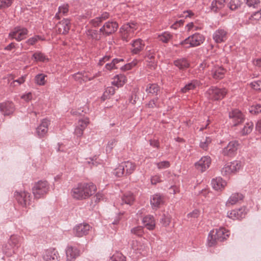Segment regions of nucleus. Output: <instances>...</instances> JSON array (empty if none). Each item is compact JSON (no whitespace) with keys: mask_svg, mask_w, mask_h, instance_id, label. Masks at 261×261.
<instances>
[{"mask_svg":"<svg viewBox=\"0 0 261 261\" xmlns=\"http://www.w3.org/2000/svg\"><path fill=\"white\" fill-rule=\"evenodd\" d=\"M96 190V186L92 182H80L72 189L71 195L76 200H83L94 194Z\"/></svg>","mask_w":261,"mask_h":261,"instance_id":"1","label":"nucleus"},{"mask_svg":"<svg viewBox=\"0 0 261 261\" xmlns=\"http://www.w3.org/2000/svg\"><path fill=\"white\" fill-rule=\"evenodd\" d=\"M228 231L224 228H220L219 229L211 230L207 237V245L209 247L214 246L217 240L220 242L223 241L228 237Z\"/></svg>","mask_w":261,"mask_h":261,"instance_id":"2","label":"nucleus"},{"mask_svg":"<svg viewBox=\"0 0 261 261\" xmlns=\"http://www.w3.org/2000/svg\"><path fill=\"white\" fill-rule=\"evenodd\" d=\"M50 189L49 185L46 180H39L35 183L32 188L35 198L39 199L44 197Z\"/></svg>","mask_w":261,"mask_h":261,"instance_id":"3","label":"nucleus"},{"mask_svg":"<svg viewBox=\"0 0 261 261\" xmlns=\"http://www.w3.org/2000/svg\"><path fill=\"white\" fill-rule=\"evenodd\" d=\"M204 41V36L199 33H195L180 43L185 48L194 47L200 45Z\"/></svg>","mask_w":261,"mask_h":261,"instance_id":"4","label":"nucleus"},{"mask_svg":"<svg viewBox=\"0 0 261 261\" xmlns=\"http://www.w3.org/2000/svg\"><path fill=\"white\" fill-rule=\"evenodd\" d=\"M242 168V164L240 161H234L227 163L221 170L223 176H229L238 172Z\"/></svg>","mask_w":261,"mask_h":261,"instance_id":"5","label":"nucleus"},{"mask_svg":"<svg viewBox=\"0 0 261 261\" xmlns=\"http://www.w3.org/2000/svg\"><path fill=\"white\" fill-rule=\"evenodd\" d=\"M226 93L227 91L225 89L211 87L207 90L205 95L209 99L218 100L223 98Z\"/></svg>","mask_w":261,"mask_h":261,"instance_id":"6","label":"nucleus"},{"mask_svg":"<svg viewBox=\"0 0 261 261\" xmlns=\"http://www.w3.org/2000/svg\"><path fill=\"white\" fill-rule=\"evenodd\" d=\"M28 33L27 28L22 26H17L9 33V37L19 42L26 38Z\"/></svg>","mask_w":261,"mask_h":261,"instance_id":"7","label":"nucleus"},{"mask_svg":"<svg viewBox=\"0 0 261 261\" xmlns=\"http://www.w3.org/2000/svg\"><path fill=\"white\" fill-rule=\"evenodd\" d=\"M240 146L238 141L232 140L221 151V153L226 156L232 157L236 155Z\"/></svg>","mask_w":261,"mask_h":261,"instance_id":"8","label":"nucleus"},{"mask_svg":"<svg viewBox=\"0 0 261 261\" xmlns=\"http://www.w3.org/2000/svg\"><path fill=\"white\" fill-rule=\"evenodd\" d=\"M229 118L232 126H237L245 120V116L241 111L238 109H233L229 112Z\"/></svg>","mask_w":261,"mask_h":261,"instance_id":"9","label":"nucleus"},{"mask_svg":"<svg viewBox=\"0 0 261 261\" xmlns=\"http://www.w3.org/2000/svg\"><path fill=\"white\" fill-rule=\"evenodd\" d=\"M91 228V226L88 223H80L73 228V233L75 236L82 237L88 234Z\"/></svg>","mask_w":261,"mask_h":261,"instance_id":"10","label":"nucleus"},{"mask_svg":"<svg viewBox=\"0 0 261 261\" xmlns=\"http://www.w3.org/2000/svg\"><path fill=\"white\" fill-rule=\"evenodd\" d=\"M71 28L70 20L68 18H64L59 21L56 26V29L58 33L66 35L68 33Z\"/></svg>","mask_w":261,"mask_h":261,"instance_id":"11","label":"nucleus"},{"mask_svg":"<svg viewBox=\"0 0 261 261\" xmlns=\"http://www.w3.org/2000/svg\"><path fill=\"white\" fill-rule=\"evenodd\" d=\"M211 164V158L208 156H204L195 163V166L197 170L203 172L210 167Z\"/></svg>","mask_w":261,"mask_h":261,"instance_id":"12","label":"nucleus"},{"mask_svg":"<svg viewBox=\"0 0 261 261\" xmlns=\"http://www.w3.org/2000/svg\"><path fill=\"white\" fill-rule=\"evenodd\" d=\"M16 199L22 206L29 205L30 202V194L27 192H15L14 194Z\"/></svg>","mask_w":261,"mask_h":261,"instance_id":"13","label":"nucleus"},{"mask_svg":"<svg viewBox=\"0 0 261 261\" xmlns=\"http://www.w3.org/2000/svg\"><path fill=\"white\" fill-rule=\"evenodd\" d=\"M42 257L45 261H60L58 252L54 248H50L44 251Z\"/></svg>","mask_w":261,"mask_h":261,"instance_id":"14","label":"nucleus"},{"mask_svg":"<svg viewBox=\"0 0 261 261\" xmlns=\"http://www.w3.org/2000/svg\"><path fill=\"white\" fill-rule=\"evenodd\" d=\"M213 38L217 43L224 42L227 39V32L224 29H219L213 33Z\"/></svg>","mask_w":261,"mask_h":261,"instance_id":"15","label":"nucleus"},{"mask_svg":"<svg viewBox=\"0 0 261 261\" xmlns=\"http://www.w3.org/2000/svg\"><path fill=\"white\" fill-rule=\"evenodd\" d=\"M246 214V208L242 207L228 212L227 213V217L233 220L241 219L245 217Z\"/></svg>","mask_w":261,"mask_h":261,"instance_id":"16","label":"nucleus"},{"mask_svg":"<svg viewBox=\"0 0 261 261\" xmlns=\"http://www.w3.org/2000/svg\"><path fill=\"white\" fill-rule=\"evenodd\" d=\"M132 48L131 52L133 54H138L143 49L145 46L144 41L141 39H137L132 41L130 43Z\"/></svg>","mask_w":261,"mask_h":261,"instance_id":"17","label":"nucleus"},{"mask_svg":"<svg viewBox=\"0 0 261 261\" xmlns=\"http://www.w3.org/2000/svg\"><path fill=\"white\" fill-rule=\"evenodd\" d=\"M14 110V105L12 102L7 101L0 103V110L5 116L12 114Z\"/></svg>","mask_w":261,"mask_h":261,"instance_id":"18","label":"nucleus"},{"mask_svg":"<svg viewBox=\"0 0 261 261\" xmlns=\"http://www.w3.org/2000/svg\"><path fill=\"white\" fill-rule=\"evenodd\" d=\"M150 204L153 209L156 210L164 203V197L160 194H155L150 197Z\"/></svg>","mask_w":261,"mask_h":261,"instance_id":"19","label":"nucleus"},{"mask_svg":"<svg viewBox=\"0 0 261 261\" xmlns=\"http://www.w3.org/2000/svg\"><path fill=\"white\" fill-rule=\"evenodd\" d=\"M49 121L47 119L42 120L41 123L36 128V134L39 138L43 137L48 131Z\"/></svg>","mask_w":261,"mask_h":261,"instance_id":"20","label":"nucleus"},{"mask_svg":"<svg viewBox=\"0 0 261 261\" xmlns=\"http://www.w3.org/2000/svg\"><path fill=\"white\" fill-rule=\"evenodd\" d=\"M67 261H72L80 255L79 250L75 247L68 246L66 249Z\"/></svg>","mask_w":261,"mask_h":261,"instance_id":"21","label":"nucleus"},{"mask_svg":"<svg viewBox=\"0 0 261 261\" xmlns=\"http://www.w3.org/2000/svg\"><path fill=\"white\" fill-rule=\"evenodd\" d=\"M145 91L149 96L156 97L161 92V88L156 84H149L146 86Z\"/></svg>","mask_w":261,"mask_h":261,"instance_id":"22","label":"nucleus"},{"mask_svg":"<svg viewBox=\"0 0 261 261\" xmlns=\"http://www.w3.org/2000/svg\"><path fill=\"white\" fill-rule=\"evenodd\" d=\"M244 197L243 195L240 193H232L227 200L226 205L229 206L234 205L242 201Z\"/></svg>","mask_w":261,"mask_h":261,"instance_id":"23","label":"nucleus"},{"mask_svg":"<svg viewBox=\"0 0 261 261\" xmlns=\"http://www.w3.org/2000/svg\"><path fill=\"white\" fill-rule=\"evenodd\" d=\"M226 0H213L210 6L211 10L214 12H219L225 6Z\"/></svg>","mask_w":261,"mask_h":261,"instance_id":"24","label":"nucleus"},{"mask_svg":"<svg viewBox=\"0 0 261 261\" xmlns=\"http://www.w3.org/2000/svg\"><path fill=\"white\" fill-rule=\"evenodd\" d=\"M142 223L148 230H153L155 226V220L153 216L148 215L142 219Z\"/></svg>","mask_w":261,"mask_h":261,"instance_id":"25","label":"nucleus"},{"mask_svg":"<svg viewBox=\"0 0 261 261\" xmlns=\"http://www.w3.org/2000/svg\"><path fill=\"white\" fill-rule=\"evenodd\" d=\"M137 25L135 22H129L124 24L120 29V32L134 35L135 31L137 30Z\"/></svg>","mask_w":261,"mask_h":261,"instance_id":"26","label":"nucleus"},{"mask_svg":"<svg viewBox=\"0 0 261 261\" xmlns=\"http://www.w3.org/2000/svg\"><path fill=\"white\" fill-rule=\"evenodd\" d=\"M211 185L214 189L218 191L223 189L226 185V182L222 178L216 177L212 180Z\"/></svg>","mask_w":261,"mask_h":261,"instance_id":"27","label":"nucleus"},{"mask_svg":"<svg viewBox=\"0 0 261 261\" xmlns=\"http://www.w3.org/2000/svg\"><path fill=\"white\" fill-rule=\"evenodd\" d=\"M199 85L200 82L198 81L193 80L191 81L190 82L186 84L183 88H181L180 92L182 93H186L190 91L191 90H194Z\"/></svg>","mask_w":261,"mask_h":261,"instance_id":"28","label":"nucleus"},{"mask_svg":"<svg viewBox=\"0 0 261 261\" xmlns=\"http://www.w3.org/2000/svg\"><path fill=\"white\" fill-rule=\"evenodd\" d=\"M106 28V35L109 36L115 32L118 28V24L116 21H108L105 23Z\"/></svg>","mask_w":261,"mask_h":261,"instance_id":"29","label":"nucleus"},{"mask_svg":"<svg viewBox=\"0 0 261 261\" xmlns=\"http://www.w3.org/2000/svg\"><path fill=\"white\" fill-rule=\"evenodd\" d=\"M225 70L220 66H214L211 71V74L215 79H221L224 77Z\"/></svg>","mask_w":261,"mask_h":261,"instance_id":"30","label":"nucleus"},{"mask_svg":"<svg viewBox=\"0 0 261 261\" xmlns=\"http://www.w3.org/2000/svg\"><path fill=\"white\" fill-rule=\"evenodd\" d=\"M127 79L124 74H120L114 76L112 84L117 88L122 87L126 82Z\"/></svg>","mask_w":261,"mask_h":261,"instance_id":"31","label":"nucleus"},{"mask_svg":"<svg viewBox=\"0 0 261 261\" xmlns=\"http://www.w3.org/2000/svg\"><path fill=\"white\" fill-rule=\"evenodd\" d=\"M174 65L179 70H183L189 67L190 63L186 58H180L175 60Z\"/></svg>","mask_w":261,"mask_h":261,"instance_id":"32","label":"nucleus"},{"mask_svg":"<svg viewBox=\"0 0 261 261\" xmlns=\"http://www.w3.org/2000/svg\"><path fill=\"white\" fill-rule=\"evenodd\" d=\"M109 14L103 12L100 16L97 17L90 20V23L94 27L98 26L100 23L109 17Z\"/></svg>","mask_w":261,"mask_h":261,"instance_id":"33","label":"nucleus"},{"mask_svg":"<svg viewBox=\"0 0 261 261\" xmlns=\"http://www.w3.org/2000/svg\"><path fill=\"white\" fill-rule=\"evenodd\" d=\"M124 168L125 175L132 174L136 168V165L134 163L130 161H126L121 163Z\"/></svg>","mask_w":261,"mask_h":261,"instance_id":"34","label":"nucleus"},{"mask_svg":"<svg viewBox=\"0 0 261 261\" xmlns=\"http://www.w3.org/2000/svg\"><path fill=\"white\" fill-rule=\"evenodd\" d=\"M135 200L134 194L130 192L125 193L121 197V204L132 205Z\"/></svg>","mask_w":261,"mask_h":261,"instance_id":"35","label":"nucleus"},{"mask_svg":"<svg viewBox=\"0 0 261 261\" xmlns=\"http://www.w3.org/2000/svg\"><path fill=\"white\" fill-rule=\"evenodd\" d=\"M23 240V238L17 235H12L9 240V245L13 248H18Z\"/></svg>","mask_w":261,"mask_h":261,"instance_id":"36","label":"nucleus"},{"mask_svg":"<svg viewBox=\"0 0 261 261\" xmlns=\"http://www.w3.org/2000/svg\"><path fill=\"white\" fill-rule=\"evenodd\" d=\"M131 246L132 248L134 250V251L140 254L143 253V252L145 251L146 247L144 244L137 240H133L132 242Z\"/></svg>","mask_w":261,"mask_h":261,"instance_id":"37","label":"nucleus"},{"mask_svg":"<svg viewBox=\"0 0 261 261\" xmlns=\"http://www.w3.org/2000/svg\"><path fill=\"white\" fill-rule=\"evenodd\" d=\"M69 11V5L64 4L58 8V11L56 14L55 18L60 19L62 16L66 15Z\"/></svg>","mask_w":261,"mask_h":261,"instance_id":"38","label":"nucleus"},{"mask_svg":"<svg viewBox=\"0 0 261 261\" xmlns=\"http://www.w3.org/2000/svg\"><path fill=\"white\" fill-rule=\"evenodd\" d=\"M173 38V34L169 32H164L158 35V39L163 43L169 42Z\"/></svg>","mask_w":261,"mask_h":261,"instance_id":"39","label":"nucleus"},{"mask_svg":"<svg viewBox=\"0 0 261 261\" xmlns=\"http://www.w3.org/2000/svg\"><path fill=\"white\" fill-rule=\"evenodd\" d=\"M254 125L253 122H248L245 123L243 128L240 131L242 136H246L249 134L253 130Z\"/></svg>","mask_w":261,"mask_h":261,"instance_id":"40","label":"nucleus"},{"mask_svg":"<svg viewBox=\"0 0 261 261\" xmlns=\"http://www.w3.org/2000/svg\"><path fill=\"white\" fill-rule=\"evenodd\" d=\"M85 34L89 39L92 40H98L100 38L98 32L96 30L89 29L85 32Z\"/></svg>","mask_w":261,"mask_h":261,"instance_id":"41","label":"nucleus"},{"mask_svg":"<svg viewBox=\"0 0 261 261\" xmlns=\"http://www.w3.org/2000/svg\"><path fill=\"white\" fill-rule=\"evenodd\" d=\"M115 92V89L113 87H108L104 91L101 99L105 101L106 99L110 98L112 95H114Z\"/></svg>","mask_w":261,"mask_h":261,"instance_id":"42","label":"nucleus"},{"mask_svg":"<svg viewBox=\"0 0 261 261\" xmlns=\"http://www.w3.org/2000/svg\"><path fill=\"white\" fill-rule=\"evenodd\" d=\"M46 75L42 73L37 74L35 77V83L39 86H43L45 84L46 80Z\"/></svg>","mask_w":261,"mask_h":261,"instance_id":"43","label":"nucleus"},{"mask_svg":"<svg viewBox=\"0 0 261 261\" xmlns=\"http://www.w3.org/2000/svg\"><path fill=\"white\" fill-rule=\"evenodd\" d=\"M242 3L240 0H230L227 4V7L231 11H234L241 7Z\"/></svg>","mask_w":261,"mask_h":261,"instance_id":"44","label":"nucleus"},{"mask_svg":"<svg viewBox=\"0 0 261 261\" xmlns=\"http://www.w3.org/2000/svg\"><path fill=\"white\" fill-rule=\"evenodd\" d=\"M40 40H43L41 36L34 35L26 40L24 43L28 45H34Z\"/></svg>","mask_w":261,"mask_h":261,"instance_id":"45","label":"nucleus"},{"mask_svg":"<svg viewBox=\"0 0 261 261\" xmlns=\"http://www.w3.org/2000/svg\"><path fill=\"white\" fill-rule=\"evenodd\" d=\"M211 142L212 139L210 137H206L205 139L201 140L199 146L202 149L207 150L208 146Z\"/></svg>","mask_w":261,"mask_h":261,"instance_id":"46","label":"nucleus"},{"mask_svg":"<svg viewBox=\"0 0 261 261\" xmlns=\"http://www.w3.org/2000/svg\"><path fill=\"white\" fill-rule=\"evenodd\" d=\"M33 58L35 59L36 61L44 62L46 58L45 56L40 51H37L33 55Z\"/></svg>","mask_w":261,"mask_h":261,"instance_id":"47","label":"nucleus"},{"mask_svg":"<svg viewBox=\"0 0 261 261\" xmlns=\"http://www.w3.org/2000/svg\"><path fill=\"white\" fill-rule=\"evenodd\" d=\"M249 112L252 114H257L261 112V105L256 104L249 108Z\"/></svg>","mask_w":261,"mask_h":261,"instance_id":"48","label":"nucleus"},{"mask_svg":"<svg viewBox=\"0 0 261 261\" xmlns=\"http://www.w3.org/2000/svg\"><path fill=\"white\" fill-rule=\"evenodd\" d=\"M13 2V0H0V10L10 7Z\"/></svg>","mask_w":261,"mask_h":261,"instance_id":"49","label":"nucleus"},{"mask_svg":"<svg viewBox=\"0 0 261 261\" xmlns=\"http://www.w3.org/2000/svg\"><path fill=\"white\" fill-rule=\"evenodd\" d=\"M113 173L117 177H121L125 175L124 168L121 163L114 170Z\"/></svg>","mask_w":261,"mask_h":261,"instance_id":"50","label":"nucleus"},{"mask_svg":"<svg viewBox=\"0 0 261 261\" xmlns=\"http://www.w3.org/2000/svg\"><path fill=\"white\" fill-rule=\"evenodd\" d=\"M131 233L137 236L141 237L144 233L143 228L142 226H137L132 228L130 230Z\"/></svg>","mask_w":261,"mask_h":261,"instance_id":"51","label":"nucleus"},{"mask_svg":"<svg viewBox=\"0 0 261 261\" xmlns=\"http://www.w3.org/2000/svg\"><path fill=\"white\" fill-rule=\"evenodd\" d=\"M112 261H125V257L119 252H116L112 257Z\"/></svg>","mask_w":261,"mask_h":261,"instance_id":"52","label":"nucleus"},{"mask_svg":"<svg viewBox=\"0 0 261 261\" xmlns=\"http://www.w3.org/2000/svg\"><path fill=\"white\" fill-rule=\"evenodd\" d=\"M250 87L256 91H261V79L250 83Z\"/></svg>","mask_w":261,"mask_h":261,"instance_id":"53","label":"nucleus"},{"mask_svg":"<svg viewBox=\"0 0 261 261\" xmlns=\"http://www.w3.org/2000/svg\"><path fill=\"white\" fill-rule=\"evenodd\" d=\"M89 123V119L87 117L84 118L83 119H80L77 123L76 125H79V127L82 128V129H85L87 125Z\"/></svg>","mask_w":261,"mask_h":261,"instance_id":"54","label":"nucleus"},{"mask_svg":"<svg viewBox=\"0 0 261 261\" xmlns=\"http://www.w3.org/2000/svg\"><path fill=\"white\" fill-rule=\"evenodd\" d=\"M117 142V141L115 139H111L110 141H109V142L107 144V146L106 147V151L107 153L111 152L112 149L116 145Z\"/></svg>","mask_w":261,"mask_h":261,"instance_id":"55","label":"nucleus"},{"mask_svg":"<svg viewBox=\"0 0 261 261\" xmlns=\"http://www.w3.org/2000/svg\"><path fill=\"white\" fill-rule=\"evenodd\" d=\"M246 5L249 7H253L254 8H257L259 5V0H245Z\"/></svg>","mask_w":261,"mask_h":261,"instance_id":"56","label":"nucleus"},{"mask_svg":"<svg viewBox=\"0 0 261 261\" xmlns=\"http://www.w3.org/2000/svg\"><path fill=\"white\" fill-rule=\"evenodd\" d=\"M156 165L159 169L161 170L169 168L170 164L169 161H165L156 163Z\"/></svg>","mask_w":261,"mask_h":261,"instance_id":"57","label":"nucleus"},{"mask_svg":"<svg viewBox=\"0 0 261 261\" xmlns=\"http://www.w3.org/2000/svg\"><path fill=\"white\" fill-rule=\"evenodd\" d=\"M120 33L122 40L125 42H128L134 36V35H130V34L125 33L123 32H120Z\"/></svg>","mask_w":261,"mask_h":261,"instance_id":"58","label":"nucleus"},{"mask_svg":"<svg viewBox=\"0 0 261 261\" xmlns=\"http://www.w3.org/2000/svg\"><path fill=\"white\" fill-rule=\"evenodd\" d=\"M158 97H156L151 99L148 103L146 105L147 107L149 108H153L158 107L157 101L158 100Z\"/></svg>","mask_w":261,"mask_h":261,"instance_id":"59","label":"nucleus"},{"mask_svg":"<svg viewBox=\"0 0 261 261\" xmlns=\"http://www.w3.org/2000/svg\"><path fill=\"white\" fill-rule=\"evenodd\" d=\"M150 180L152 185H156V184L162 181L161 176L159 174L151 176Z\"/></svg>","mask_w":261,"mask_h":261,"instance_id":"60","label":"nucleus"},{"mask_svg":"<svg viewBox=\"0 0 261 261\" xmlns=\"http://www.w3.org/2000/svg\"><path fill=\"white\" fill-rule=\"evenodd\" d=\"M136 65V62H132L131 63L126 64L122 67H121V69L123 71L128 70L134 67Z\"/></svg>","mask_w":261,"mask_h":261,"instance_id":"61","label":"nucleus"},{"mask_svg":"<svg viewBox=\"0 0 261 261\" xmlns=\"http://www.w3.org/2000/svg\"><path fill=\"white\" fill-rule=\"evenodd\" d=\"M250 19L253 20H259L261 19V9L259 11H257L253 13L249 18Z\"/></svg>","mask_w":261,"mask_h":261,"instance_id":"62","label":"nucleus"},{"mask_svg":"<svg viewBox=\"0 0 261 261\" xmlns=\"http://www.w3.org/2000/svg\"><path fill=\"white\" fill-rule=\"evenodd\" d=\"M27 76V75L21 76L17 80H14L13 81V82L11 83L10 85L14 86V85H13V84H14L15 82L17 83L19 85L23 84L25 81Z\"/></svg>","mask_w":261,"mask_h":261,"instance_id":"63","label":"nucleus"},{"mask_svg":"<svg viewBox=\"0 0 261 261\" xmlns=\"http://www.w3.org/2000/svg\"><path fill=\"white\" fill-rule=\"evenodd\" d=\"M84 130V129L79 127V125H76L74 130V134L77 137H80L83 135Z\"/></svg>","mask_w":261,"mask_h":261,"instance_id":"64","label":"nucleus"}]
</instances>
